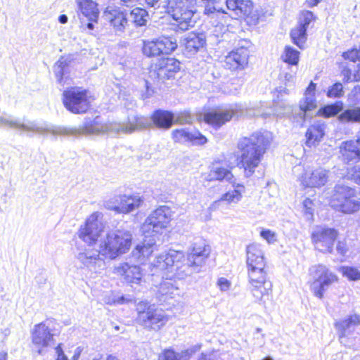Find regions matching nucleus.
Instances as JSON below:
<instances>
[{
    "label": "nucleus",
    "instance_id": "f257e3e1",
    "mask_svg": "<svg viewBox=\"0 0 360 360\" xmlns=\"http://www.w3.org/2000/svg\"><path fill=\"white\" fill-rule=\"evenodd\" d=\"M2 125H7L12 128L32 133H50L53 136H79L98 134L107 131L117 134H131L136 130L147 129L151 125V122L148 117L133 115L128 117L127 122L112 123L105 125L101 123L99 117H96L94 119L85 118L82 124L77 128L56 126L46 123L39 124L32 121L20 122L18 120H8L2 117Z\"/></svg>",
    "mask_w": 360,
    "mask_h": 360
},
{
    "label": "nucleus",
    "instance_id": "f03ea898",
    "mask_svg": "<svg viewBox=\"0 0 360 360\" xmlns=\"http://www.w3.org/2000/svg\"><path fill=\"white\" fill-rule=\"evenodd\" d=\"M103 214L98 212H94L86 220L84 226L79 230L78 236L89 247L81 250L77 255V259L90 271L98 272L105 266V262L101 257L99 250L91 248L92 244L98 240L104 232V226L102 222Z\"/></svg>",
    "mask_w": 360,
    "mask_h": 360
},
{
    "label": "nucleus",
    "instance_id": "7ed1b4c3",
    "mask_svg": "<svg viewBox=\"0 0 360 360\" xmlns=\"http://www.w3.org/2000/svg\"><path fill=\"white\" fill-rule=\"evenodd\" d=\"M246 264L250 289L253 297L261 301L271 292V282L267 280L264 252L259 244L252 243L246 248Z\"/></svg>",
    "mask_w": 360,
    "mask_h": 360
},
{
    "label": "nucleus",
    "instance_id": "20e7f679",
    "mask_svg": "<svg viewBox=\"0 0 360 360\" xmlns=\"http://www.w3.org/2000/svg\"><path fill=\"white\" fill-rule=\"evenodd\" d=\"M174 214L170 207L160 205L148 215L141 226V231L146 238L150 239L148 241L145 239L142 244L136 246L135 251L139 256L145 257L152 254L153 248L155 245V238L162 235L169 227Z\"/></svg>",
    "mask_w": 360,
    "mask_h": 360
},
{
    "label": "nucleus",
    "instance_id": "39448f33",
    "mask_svg": "<svg viewBox=\"0 0 360 360\" xmlns=\"http://www.w3.org/2000/svg\"><path fill=\"white\" fill-rule=\"evenodd\" d=\"M268 133L255 132L249 136L240 138L237 143L240 162L245 175L250 176L259 166L267 146L270 143Z\"/></svg>",
    "mask_w": 360,
    "mask_h": 360
},
{
    "label": "nucleus",
    "instance_id": "423d86ee",
    "mask_svg": "<svg viewBox=\"0 0 360 360\" xmlns=\"http://www.w3.org/2000/svg\"><path fill=\"white\" fill-rule=\"evenodd\" d=\"M167 12L174 21V29L185 32L197 21V0H167Z\"/></svg>",
    "mask_w": 360,
    "mask_h": 360
},
{
    "label": "nucleus",
    "instance_id": "0eeeda50",
    "mask_svg": "<svg viewBox=\"0 0 360 360\" xmlns=\"http://www.w3.org/2000/svg\"><path fill=\"white\" fill-rule=\"evenodd\" d=\"M132 236L128 231L115 230L108 233L100 240L99 247L101 255L114 259L126 253L131 248Z\"/></svg>",
    "mask_w": 360,
    "mask_h": 360
},
{
    "label": "nucleus",
    "instance_id": "6e6552de",
    "mask_svg": "<svg viewBox=\"0 0 360 360\" xmlns=\"http://www.w3.org/2000/svg\"><path fill=\"white\" fill-rule=\"evenodd\" d=\"M136 322L146 329L158 331L166 325L169 317L164 311L158 309L147 301H140L136 304Z\"/></svg>",
    "mask_w": 360,
    "mask_h": 360
},
{
    "label": "nucleus",
    "instance_id": "1a4fd4ad",
    "mask_svg": "<svg viewBox=\"0 0 360 360\" xmlns=\"http://www.w3.org/2000/svg\"><path fill=\"white\" fill-rule=\"evenodd\" d=\"M330 205L339 212L353 213L360 210V198L356 195L354 189L343 184H338L334 188Z\"/></svg>",
    "mask_w": 360,
    "mask_h": 360
},
{
    "label": "nucleus",
    "instance_id": "9d476101",
    "mask_svg": "<svg viewBox=\"0 0 360 360\" xmlns=\"http://www.w3.org/2000/svg\"><path fill=\"white\" fill-rule=\"evenodd\" d=\"M309 274L312 281L311 290L319 299H322L324 292L338 281V276L323 264L311 266Z\"/></svg>",
    "mask_w": 360,
    "mask_h": 360
},
{
    "label": "nucleus",
    "instance_id": "9b49d317",
    "mask_svg": "<svg viewBox=\"0 0 360 360\" xmlns=\"http://www.w3.org/2000/svg\"><path fill=\"white\" fill-rule=\"evenodd\" d=\"M89 91L80 87L68 88L63 91V102L68 110L74 114L86 112L91 106Z\"/></svg>",
    "mask_w": 360,
    "mask_h": 360
},
{
    "label": "nucleus",
    "instance_id": "f8f14e48",
    "mask_svg": "<svg viewBox=\"0 0 360 360\" xmlns=\"http://www.w3.org/2000/svg\"><path fill=\"white\" fill-rule=\"evenodd\" d=\"M210 254V247L206 244L205 240L198 239L195 241L188 252L186 275L199 272Z\"/></svg>",
    "mask_w": 360,
    "mask_h": 360
},
{
    "label": "nucleus",
    "instance_id": "ddd939ff",
    "mask_svg": "<svg viewBox=\"0 0 360 360\" xmlns=\"http://www.w3.org/2000/svg\"><path fill=\"white\" fill-rule=\"evenodd\" d=\"M184 257V254L181 251L169 250L167 252L163 253L156 257L154 266L160 271L168 270L170 272L176 271L175 274L178 277L186 276L187 268L186 264L180 266L181 259Z\"/></svg>",
    "mask_w": 360,
    "mask_h": 360
},
{
    "label": "nucleus",
    "instance_id": "4468645a",
    "mask_svg": "<svg viewBox=\"0 0 360 360\" xmlns=\"http://www.w3.org/2000/svg\"><path fill=\"white\" fill-rule=\"evenodd\" d=\"M176 47V40L174 38L162 37L153 40L143 41L142 52L147 57H156L162 54H169Z\"/></svg>",
    "mask_w": 360,
    "mask_h": 360
},
{
    "label": "nucleus",
    "instance_id": "2eb2a0df",
    "mask_svg": "<svg viewBox=\"0 0 360 360\" xmlns=\"http://www.w3.org/2000/svg\"><path fill=\"white\" fill-rule=\"evenodd\" d=\"M338 231L332 228L317 227L311 233V241L316 250L323 253H331Z\"/></svg>",
    "mask_w": 360,
    "mask_h": 360
},
{
    "label": "nucleus",
    "instance_id": "dca6fc26",
    "mask_svg": "<svg viewBox=\"0 0 360 360\" xmlns=\"http://www.w3.org/2000/svg\"><path fill=\"white\" fill-rule=\"evenodd\" d=\"M143 200L139 195H120L105 202V207L118 213L128 214L139 207Z\"/></svg>",
    "mask_w": 360,
    "mask_h": 360
},
{
    "label": "nucleus",
    "instance_id": "f3484780",
    "mask_svg": "<svg viewBox=\"0 0 360 360\" xmlns=\"http://www.w3.org/2000/svg\"><path fill=\"white\" fill-rule=\"evenodd\" d=\"M32 343L38 348V353L43 354L46 348L54 345L53 334L46 322L34 326L32 331Z\"/></svg>",
    "mask_w": 360,
    "mask_h": 360
},
{
    "label": "nucleus",
    "instance_id": "a211bd4d",
    "mask_svg": "<svg viewBox=\"0 0 360 360\" xmlns=\"http://www.w3.org/2000/svg\"><path fill=\"white\" fill-rule=\"evenodd\" d=\"M243 114V108L240 105H232L229 109L224 111H211L204 115L205 122L214 127H220L234 116H240Z\"/></svg>",
    "mask_w": 360,
    "mask_h": 360
},
{
    "label": "nucleus",
    "instance_id": "6ab92c4d",
    "mask_svg": "<svg viewBox=\"0 0 360 360\" xmlns=\"http://www.w3.org/2000/svg\"><path fill=\"white\" fill-rule=\"evenodd\" d=\"M172 137L174 142L180 143H189L193 146H203L207 139L195 128H181L172 131Z\"/></svg>",
    "mask_w": 360,
    "mask_h": 360
},
{
    "label": "nucleus",
    "instance_id": "aec40b11",
    "mask_svg": "<svg viewBox=\"0 0 360 360\" xmlns=\"http://www.w3.org/2000/svg\"><path fill=\"white\" fill-rule=\"evenodd\" d=\"M104 20L108 22L117 34L124 32L128 25L127 14L120 8L108 6L103 12Z\"/></svg>",
    "mask_w": 360,
    "mask_h": 360
},
{
    "label": "nucleus",
    "instance_id": "412c9836",
    "mask_svg": "<svg viewBox=\"0 0 360 360\" xmlns=\"http://www.w3.org/2000/svg\"><path fill=\"white\" fill-rule=\"evenodd\" d=\"M340 158L347 164L360 161V137L342 141L339 147Z\"/></svg>",
    "mask_w": 360,
    "mask_h": 360
},
{
    "label": "nucleus",
    "instance_id": "4be33fe9",
    "mask_svg": "<svg viewBox=\"0 0 360 360\" xmlns=\"http://www.w3.org/2000/svg\"><path fill=\"white\" fill-rule=\"evenodd\" d=\"M180 69V63L174 58H162L155 65V73L160 79L173 77Z\"/></svg>",
    "mask_w": 360,
    "mask_h": 360
},
{
    "label": "nucleus",
    "instance_id": "5701e85b",
    "mask_svg": "<svg viewBox=\"0 0 360 360\" xmlns=\"http://www.w3.org/2000/svg\"><path fill=\"white\" fill-rule=\"evenodd\" d=\"M249 50L243 46L238 47L229 53L225 58V66L231 70H243L248 63Z\"/></svg>",
    "mask_w": 360,
    "mask_h": 360
},
{
    "label": "nucleus",
    "instance_id": "b1692460",
    "mask_svg": "<svg viewBox=\"0 0 360 360\" xmlns=\"http://www.w3.org/2000/svg\"><path fill=\"white\" fill-rule=\"evenodd\" d=\"M316 84L311 82L307 86L304 98L300 103V109L297 113H295L297 122L302 124L305 120V113L315 109L317 106L316 100L315 98V91Z\"/></svg>",
    "mask_w": 360,
    "mask_h": 360
},
{
    "label": "nucleus",
    "instance_id": "393cba45",
    "mask_svg": "<svg viewBox=\"0 0 360 360\" xmlns=\"http://www.w3.org/2000/svg\"><path fill=\"white\" fill-rule=\"evenodd\" d=\"M203 181H226L233 183V175L230 169L221 166L219 163L212 164L209 166L207 170L201 174Z\"/></svg>",
    "mask_w": 360,
    "mask_h": 360
},
{
    "label": "nucleus",
    "instance_id": "a878e982",
    "mask_svg": "<svg viewBox=\"0 0 360 360\" xmlns=\"http://www.w3.org/2000/svg\"><path fill=\"white\" fill-rule=\"evenodd\" d=\"M115 270L128 283L139 284L142 280L143 271L138 265L129 264L127 262L120 263L115 266Z\"/></svg>",
    "mask_w": 360,
    "mask_h": 360
},
{
    "label": "nucleus",
    "instance_id": "bb28decb",
    "mask_svg": "<svg viewBox=\"0 0 360 360\" xmlns=\"http://www.w3.org/2000/svg\"><path fill=\"white\" fill-rule=\"evenodd\" d=\"M360 325V316L356 314L347 316L342 319L336 321L334 327L337 330L339 339L342 341L344 338L352 334L356 326Z\"/></svg>",
    "mask_w": 360,
    "mask_h": 360
},
{
    "label": "nucleus",
    "instance_id": "cd10ccee",
    "mask_svg": "<svg viewBox=\"0 0 360 360\" xmlns=\"http://www.w3.org/2000/svg\"><path fill=\"white\" fill-rule=\"evenodd\" d=\"M302 183L306 187L319 188L324 186L328 179V171L319 167L307 172L302 176Z\"/></svg>",
    "mask_w": 360,
    "mask_h": 360
},
{
    "label": "nucleus",
    "instance_id": "c85d7f7f",
    "mask_svg": "<svg viewBox=\"0 0 360 360\" xmlns=\"http://www.w3.org/2000/svg\"><path fill=\"white\" fill-rule=\"evenodd\" d=\"M206 43L205 36L202 33H189L184 39V51L186 54H195Z\"/></svg>",
    "mask_w": 360,
    "mask_h": 360
},
{
    "label": "nucleus",
    "instance_id": "c756f323",
    "mask_svg": "<svg viewBox=\"0 0 360 360\" xmlns=\"http://www.w3.org/2000/svg\"><path fill=\"white\" fill-rule=\"evenodd\" d=\"M200 349V346L198 345L180 352H176L173 349H166L159 354L158 360H189Z\"/></svg>",
    "mask_w": 360,
    "mask_h": 360
},
{
    "label": "nucleus",
    "instance_id": "7c9ffc66",
    "mask_svg": "<svg viewBox=\"0 0 360 360\" xmlns=\"http://www.w3.org/2000/svg\"><path fill=\"white\" fill-rule=\"evenodd\" d=\"M326 124L323 121L314 122L307 129L306 133L308 146H314L319 142L325 135Z\"/></svg>",
    "mask_w": 360,
    "mask_h": 360
},
{
    "label": "nucleus",
    "instance_id": "2f4dec72",
    "mask_svg": "<svg viewBox=\"0 0 360 360\" xmlns=\"http://www.w3.org/2000/svg\"><path fill=\"white\" fill-rule=\"evenodd\" d=\"M174 117L173 112L158 109L153 112L151 119L157 127L168 129L174 123Z\"/></svg>",
    "mask_w": 360,
    "mask_h": 360
},
{
    "label": "nucleus",
    "instance_id": "473e14b6",
    "mask_svg": "<svg viewBox=\"0 0 360 360\" xmlns=\"http://www.w3.org/2000/svg\"><path fill=\"white\" fill-rule=\"evenodd\" d=\"M77 4L82 14L89 21H97L98 18V9L97 4L92 0H77Z\"/></svg>",
    "mask_w": 360,
    "mask_h": 360
},
{
    "label": "nucleus",
    "instance_id": "72a5a7b5",
    "mask_svg": "<svg viewBox=\"0 0 360 360\" xmlns=\"http://www.w3.org/2000/svg\"><path fill=\"white\" fill-rule=\"evenodd\" d=\"M233 189L229 190L227 192L224 193L219 200H216L214 204L219 203L221 201H225L229 204H237L238 203L243 197V193H245V187L243 185L237 184L233 181Z\"/></svg>",
    "mask_w": 360,
    "mask_h": 360
},
{
    "label": "nucleus",
    "instance_id": "f704fd0d",
    "mask_svg": "<svg viewBox=\"0 0 360 360\" xmlns=\"http://www.w3.org/2000/svg\"><path fill=\"white\" fill-rule=\"evenodd\" d=\"M178 289L172 279H166L160 284L156 293L157 297L160 301L165 302L168 298L173 297Z\"/></svg>",
    "mask_w": 360,
    "mask_h": 360
},
{
    "label": "nucleus",
    "instance_id": "c9c22d12",
    "mask_svg": "<svg viewBox=\"0 0 360 360\" xmlns=\"http://www.w3.org/2000/svg\"><path fill=\"white\" fill-rule=\"evenodd\" d=\"M226 4L228 9L243 15L250 13L252 5L250 0H226Z\"/></svg>",
    "mask_w": 360,
    "mask_h": 360
},
{
    "label": "nucleus",
    "instance_id": "e433bc0d",
    "mask_svg": "<svg viewBox=\"0 0 360 360\" xmlns=\"http://www.w3.org/2000/svg\"><path fill=\"white\" fill-rule=\"evenodd\" d=\"M70 62V60L68 58L61 57L53 66L55 76L58 82L60 84H63L66 82L68 78V77H66V72Z\"/></svg>",
    "mask_w": 360,
    "mask_h": 360
},
{
    "label": "nucleus",
    "instance_id": "4c0bfd02",
    "mask_svg": "<svg viewBox=\"0 0 360 360\" xmlns=\"http://www.w3.org/2000/svg\"><path fill=\"white\" fill-rule=\"evenodd\" d=\"M338 118L342 123L360 122V107L346 109L338 115Z\"/></svg>",
    "mask_w": 360,
    "mask_h": 360
},
{
    "label": "nucleus",
    "instance_id": "58836bf2",
    "mask_svg": "<svg viewBox=\"0 0 360 360\" xmlns=\"http://www.w3.org/2000/svg\"><path fill=\"white\" fill-rule=\"evenodd\" d=\"M148 19V13L146 10L136 7L131 10L129 20L131 21L136 26L141 27L146 25Z\"/></svg>",
    "mask_w": 360,
    "mask_h": 360
},
{
    "label": "nucleus",
    "instance_id": "ea45409f",
    "mask_svg": "<svg viewBox=\"0 0 360 360\" xmlns=\"http://www.w3.org/2000/svg\"><path fill=\"white\" fill-rule=\"evenodd\" d=\"M343 109V103L342 101H336L334 103L326 105L321 107L318 114L324 117H330L337 115Z\"/></svg>",
    "mask_w": 360,
    "mask_h": 360
},
{
    "label": "nucleus",
    "instance_id": "a19ab883",
    "mask_svg": "<svg viewBox=\"0 0 360 360\" xmlns=\"http://www.w3.org/2000/svg\"><path fill=\"white\" fill-rule=\"evenodd\" d=\"M290 37L295 45L300 49H303L307 39V30L297 25L291 30Z\"/></svg>",
    "mask_w": 360,
    "mask_h": 360
},
{
    "label": "nucleus",
    "instance_id": "79ce46f5",
    "mask_svg": "<svg viewBox=\"0 0 360 360\" xmlns=\"http://www.w3.org/2000/svg\"><path fill=\"white\" fill-rule=\"evenodd\" d=\"M281 58L285 63L291 65H296L299 62L300 51L292 46H286Z\"/></svg>",
    "mask_w": 360,
    "mask_h": 360
},
{
    "label": "nucleus",
    "instance_id": "37998d69",
    "mask_svg": "<svg viewBox=\"0 0 360 360\" xmlns=\"http://www.w3.org/2000/svg\"><path fill=\"white\" fill-rule=\"evenodd\" d=\"M316 19L313 12L310 11H303L300 13L298 20V26L307 30L309 24Z\"/></svg>",
    "mask_w": 360,
    "mask_h": 360
},
{
    "label": "nucleus",
    "instance_id": "c03bdc74",
    "mask_svg": "<svg viewBox=\"0 0 360 360\" xmlns=\"http://www.w3.org/2000/svg\"><path fill=\"white\" fill-rule=\"evenodd\" d=\"M341 271L344 276L351 281L360 280V271L354 267L342 266Z\"/></svg>",
    "mask_w": 360,
    "mask_h": 360
},
{
    "label": "nucleus",
    "instance_id": "a18cd8bd",
    "mask_svg": "<svg viewBox=\"0 0 360 360\" xmlns=\"http://www.w3.org/2000/svg\"><path fill=\"white\" fill-rule=\"evenodd\" d=\"M343 94L342 84L340 82H336L328 88L326 95L328 98H340Z\"/></svg>",
    "mask_w": 360,
    "mask_h": 360
},
{
    "label": "nucleus",
    "instance_id": "49530a36",
    "mask_svg": "<svg viewBox=\"0 0 360 360\" xmlns=\"http://www.w3.org/2000/svg\"><path fill=\"white\" fill-rule=\"evenodd\" d=\"M174 122L179 124H190L192 122V117L188 112H181L177 114H174Z\"/></svg>",
    "mask_w": 360,
    "mask_h": 360
},
{
    "label": "nucleus",
    "instance_id": "de8ad7c7",
    "mask_svg": "<svg viewBox=\"0 0 360 360\" xmlns=\"http://www.w3.org/2000/svg\"><path fill=\"white\" fill-rule=\"evenodd\" d=\"M348 100L353 104H360V85L354 87L348 95Z\"/></svg>",
    "mask_w": 360,
    "mask_h": 360
},
{
    "label": "nucleus",
    "instance_id": "09e8293b",
    "mask_svg": "<svg viewBox=\"0 0 360 360\" xmlns=\"http://www.w3.org/2000/svg\"><path fill=\"white\" fill-rule=\"evenodd\" d=\"M260 236L269 244H273L276 241V233L269 229L262 230Z\"/></svg>",
    "mask_w": 360,
    "mask_h": 360
},
{
    "label": "nucleus",
    "instance_id": "8fccbe9b",
    "mask_svg": "<svg viewBox=\"0 0 360 360\" xmlns=\"http://www.w3.org/2000/svg\"><path fill=\"white\" fill-rule=\"evenodd\" d=\"M213 4H207L205 7L204 13L206 15H210L214 13L215 11L219 13H225V11L218 5L217 0L212 1Z\"/></svg>",
    "mask_w": 360,
    "mask_h": 360
},
{
    "label": "nucleus",
    "instance_id": "3c124183",
    "mask_svg": "<svg viewBox=\"0 0 360 360\" xmlns=\"http://www.w3.org/2000/svg\"><path fill=\"white\" fill-rule=\"evenodd\" d=\"M351 179L360 185V164L355 165L351 172Z\"/></svg>",
    "mask_w": 360,
    "mask_h": 360
},
{
    "label": "nucleus",
    "instance_id": "603ef678",
    "mask_svg": "<svg viewBox=\"0 0 360 360\" xmlns=\"http://www.w3.org/2000/svg\"><path fill=\"white\" fill-rule=\"evenodd\" d=\"M217 285L221 291H227L231 286L230 281L225 278H220L217 281Z\"/></svg>",
    "mask_w": 360,
    "mask_h": 360
},
{
    "label": "nucleus",
    "instance_id": "864d4df0",
    "mask_svg": "<svg viewBox=\"0 0 360 360\" xmlns=\"http://www.w3.org/2000/svg\"><path fill=\"white\" fill-rule=\"evenodd\" d=\"M55 351L57 356L56 360H68L67 356L63 352L60 344L55 347Z\"/></svg>",
    "mask_w": 360,
    "mask_h": 360
},
{
    "label": "nucleus",
    "instance_id": "5fc2aeb1",
    "mask_svg": "<svg viewBox=\"0 0 360 360\" xmlns=\"http://www.w3.org/2000/svg\"><path fill=\"white\" fill-rule=\"evenodd\" d=\"M336 250L338 254L344 256L347 252L346 243L345 242L338 241L336 246Z\"/></svg>",
    "mask_w": 360,
    "mask_h": 360
},
{
    "label": "nucleus",
    "instance_id": "6e6d98bb",
    "mask_svg": "<svg viewBox=\"0 0 360 360\" xmlns=\"http://www.w3.org/2000/svg\"><path fill=\"white\" fill-rule=\"evenodd\" d=\"M342 75L344 76L343 81L345 82H355L353 80V75H352V71L349 69H345L342 71Z\"/></svg>",
    "mask_w": 360,
    "mask_h": 360
},
{
    "label": "nucleus",
    "instance_id": "4d7b16f0",
    "mask_svg": "<svg viewBox=\"0 0 360 360\" xmlns=\"http://www.w3.org/2000/svg\"><path fill=\"white\" fill-rule=\"evenodd\" d=\"M312 204V202L311 200L309 199H306L304 202H303V205L304 206V207L306 208V214H309V215H312V212H311V207H309Z\"/></svg>",
    "mask_w": 360,
    "mask_h": 360
},
{
    "label": "nucleus",
    "instance_id": "13d9d810",
    "mask_svg": "<svg viewBox=\"0 0 360 360\" xmlns=\"http://www.w3.org/2000/svg\"><path fill=\"white\" fill-rule=\"evenodd\" d=\"M159 0H140V4H145L149 7H155L158 4Z\"/></svg>",
    "mask_w": 360,
    "mask_h": 360
},
{
    "label": "nucleus",
    "instance_id": "bf43d9fd",
    "mask_svg": "<svg viewBox=\"0 0 360 360\" xmlns=\"http://www.w3.org/2000/svg\"><path fill=\"white\" fill-rule=\"evenodd\" d=\"M323 0H306L304 4L307 7L313 8L316 6Z\"/></svg>",
    "mask_w": 360,
    "mask_h": 360
},
{
    "label": "nucleus",
    "instance_id": "052dcab7",
    "mask_svg": "<svg viewBox=\"0 0 360 360\" xmlns=\"http://www.w3.org/2000/svg\"><path fill=\"white\" fill-rule=\"evenodd\" d=\"M198 360H220V359L213 354H209L202 355Z\"/></svg>",
    "mask_w": 360,
    "mask_h": 360
},
{
    "label": "nucleus",
    "instance_id": "680f3d73",
    "mask_svg": "<svg viewBox=\"0 0 360 360\" xmlns=\"http://www.w3.org/2000/svg\"><path fill=\"white\" fill-rule=\"evenodd\" d=\"M353 80L356 82L360 81V64L357 65L356 70L353 74Z\"/></svg>",
    "mask_w": 360,
    "mask_h": 360
},
{
    "label": "nucleus",
    "instance_id": "e2e57ef3",
    "mask_svg": "<svg viewBox=\"0 0 360 360\" xmlns=\"http://www.w3.org/2000/svg\"><path fill=\"white\" fill-rule=\"evenodd\" d=\"M81 352H82V349H80V347L76 348V349L75 350L74 355L72 358V360H78L80 356Z\"/></svg>",
    "mask_w": 360,
    "mask_h": 360
},
{
    "label": "nucleus",
    "instance_id": "0e129e2a",
    "mask_svg": "<svg viewBox=\"0 0 360 360\" xmlns=\"http://www.w3.org/2000/svg\"><path fill=\"white\" fill-rule=\"evenodd\" d=\"M122 4L126 6H129L131 4H135L136 2L140 3V0H120Z\"/></svg>",
    "mask_w": 360,
    "mask_h": 360
},
{
    "label": "nucleus",
    "instance_id": "69168bd1",
    "mask_svg": "<svg viewBox=\"0 0 360 360\" xmlns=\"http://www.w3.org/2000/svg\"><path fill=\"white\" fill-rule=\"evenodd\" d=\"M68 18L66 15L65 14H62L60 15H59L58 17V21L61 23V24H65L68 22Z\"/></svg>",
    "mask_w": 360,
    "mask_h": 360
},
{
    "label": "nucleus",
    "instance_id": "338daca9",
    "mask_svg": "<svg viewBox=\"0 0 360 360\" xmlns=\"http://www.w3.org/2000/svg\"><path fill=\"white\" fill-rule=\"evenodd\" d=\"M36 279V282L39 284V285H42V284H44L46 281V278L45 277H43V276H37L35 278Z\"/></svg>",
    "mask_w": 360,
    "mask_h": 360
},
{
    "label": "nucleus",
    "instance_id": "774afa93",
    "mask_svg": "<svg viewBox=\"0 0 360 360\" xmlns=\"http://www.w3.org/2000/svg\"><path fill=\"white\" fill-rule=\"evenodd\" d=\"M293 112V110L291 106H286L285 108V112L283 113V115H287L290 113H292Z\"/></svg>",
    "mask_w": 360,
    "mask_h": 360
}]
</instances>
